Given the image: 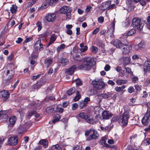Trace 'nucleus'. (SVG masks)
<instances>
[{
    "label": "nucleus",
    "instance_id": "6e6552de",
    "mask_svg": "<svg viewBox=\"0 0 150 150\" xmlns=\"http://www.w3.org/2000/svg\"><path fill=\"white\" fill-rule=\"evenodd\" d=\"M90 101V98L86 97L83 100L79 102V107L81 109L84 108L87 106L88 102Z\"/></svg>",
    "mask_w": 150,
    "mask_h": 150
},
{
    "label": "nucleus",
    "instance_id": "b1692460",
    "mask_svg": "<svg viewBox=\"0 0 150 150\" xmlns=\"http://www.w3.org/2000/svg\"><path fill=\"white\" fill-rule=\"evenodd\" d=\"M57 37L54 34H52L50 37V41L48 42L47 46H49L52 44L56 40Z\"/></svg>",
    "mask_w": 150,
    "mask_h": 150
},
{
    "label": "nucleus",
    "instance_id": "c756f323",
    "mask_svg": "<svg viewBox=\"0 0 150 150\" xmlns=\"http://www.w3.org/2000/svg\"><path fill=\"white\" fill-rule=\"evenodd\" d=\"M14 74V70H7L6 75L8 76V78L11 79Z\"/></svg>",
    "mask_w": 150,
    "mask_h": 150
},
{
    "label": "nucleus",
    "instance_id": "bf43d9fd",
    "mask_svg": "<svg viewBox=\"0 0 150 150\" xmlns=\"http://www.w3.org/2000/svg\"><path fill=\"white\" fill-rule=\"evenodd\" d=\"M41 75H42V74H38L36 76H33L32 78V80L33 81H35L37 79L39 78Z\"/></svg>",
    "mask_w": 150,
    "mask_h": 150
},
{
    "label": "nucleus",
    "instance_id": "9d476101",
    "mask_svg": "<svg viewBox=\"0 0 150 150\" xmlns=\"http://www.w3.org/2000/svg\"><path fill=\"white\" fill-rule=\"evenodd\" d=\"M132 49V47L131 45H128L125 43L122 49V54L123 55L129 54Z\"/></svg>",
    "mask_w": 150,
    "mask_h": 150
},
{
    "label": "nucleus",
    "instance_id": "2eb2a0df",
    "mask_svg": "<svg viewBox=\"0 0 150 150\" xmlns=\"http://www.w3.org/2000/svg\"><path fill=\"white\" fill-rule=\"evenodd\" d=\"M103 118L104 119H108L111 118L113 114L108 110H105L102 113Z\"/></svg>",
    "mask_w": 150,
    "mask_h": 150
},
{
    "label": "nucleus",
    "instance_id": "4d7b16f0",
    "mask_svg": "<svg viewBox=\"0 0 150 150\" xmlns=\"http://www.w3.org/2000/svg\"><path fill=\"white\" fill-rule=\"evenodd\" d=\"M104 21V18L103 16H101L98 17V22L99 23H103Z\"/></svg>",
    "mask_w": 150,
    "mask_h": 150
},
{
    "label": "nucleus",
    "instance_id": "c9c22d12",
    "mask_svg": "<svg viewBox=\"0 0 150 150\" xmlns=\"http://www.w3.org/2000/svg\"><path fill=\"white\" fill-rule=\"evenodd\" d=\"M145 44L144 42L141 41L138 45H135V47L136 49L139 48H143L145 46Z\"/></svg>",
    "mask_w": 150,
    "mask_h": 150
},
{
    "label": "nucleus",
    "instance_id": "de8ad7c7",
    "mask_svg": "<svg viewBox=\"0 0 150 150\" xmlns=\"http://www.w3.org/2000/svg\"><path fill=\"white\" fill-rule=\"evenodd\" d=\"M132 82L133 83H136L138 81V78L137 76H134L131 78Z\"/></svg>",
    "mask_w": 150,
    "mask_h": 150
},
{
    "label": "nucleus",
    "instance_id": "3c124183",
    "mask_svg": "<svg viewBox=\"0 0 150 150\" xmlns=\"http://www.w3.org/2000/svg\"><path fill=\"white\" fill-rule=\"evenodd\" d=\"M120 116H115L113 117L112 119V122H116L118 121L119 122Z\"/></svg>",
    "mask_w": 150,
    "mask_h": 150
},
{
    "label": "nucleus",
    "instance_id": "f704fd0d",
    "mask_svg": "<svg viewBox=\"0 0 150 150\" xmlns=\"http://www.w3.org/2000/svg\"><path fill=\"white\" fill-rule=\"evenodd\" d=\"M18 7L16 5H12L10 8V11L12 13H15L17 11Z\"/></svg>",
    "mask_w": 150,
    "mask_h": 150
},
{
    "label": "nucleus",
    "instance_id": "49530a36",
    "mask_svg": "<svg viewBox=\"0 0 150 150\" xmlns=\"http://www.w3.org/2000/svg\"><path fill=\"white\" fill-rule=\"evenodd\" d=\"M93 129H90L88 130H86L85 132V135L86 137H88V136H89V134L92 132Z\"/></svg>",
    "mask_w": 150,
    "mask_h": 150
},
{
    "label": "nucleus",
    "instance_id": "f03ea898",
    "mask_svg": "<svg viewBox=\"0 0 150 150\" xmlns=\"http://www.w3.org/2000/svg\"><path fill=\"white\" fill-rule=\"evenodd\" d=\"M130 117L129 112L127 110H125L122 115L120 116L119 123L122 127H126L128 122V120Z\"/></svg>",
    "mask_w": 150,
    "mask_h": 150
},
{
    "label": "nucleus",
    "instance_id": "1a4fd4ad",
    "mask_svg": "<svg viewBox=\"0 0 150 150\" xmlns=\"http://www.w3.org/2000/svg\"><path fill=\"white\" fill-rule=\"evenodd\" d=\"M122 40H115L113 42V45L116 46L117 48H121L123 47L124 45H125L126 42H127V40L125 39V41L122 42Z\"/></svg>",
    "mask_w": 150,
    "mask_h": 150
},
{
    "label": "nucleus",
    "instance_id": "f3484780",
    "mask_svg": "<svg viewBox=\"0 0 150 150\" xmlns=\"http://www.w3.org/2000/svg\"><path fill=\"white\" fill-rule=\"evenodd\" d=\"M34 47L35 50H40L43 49V45L41 43L40 40H38L36 42Z\"/></svg>",
    "mask_w": 150,
    "mask_h": 150
},
{
    "label": "nucleus",
    "instance_id": "a878e982",
    "mask_svg": "<svg viewBox=\"0 0 150 150\" xmlns=\"http://www.w3.org/2000/svg\"><path fill=\"white\" fill-rule=\"evenodd\" d=\"M16 120V118L15 116H13L9 117L8 120L9 125L13 126L15 123Z\"/></svg>",
    "mask_w": 150,
    "mask_h": 150
},
{
    "label": "nucleus",
    "instance_id": "e433bc0d",
    "mask_svg": "<svg viewBox=\"0 0 150 150\" xmlns=\"http://www.w3.org/2000/svg\"><path fill=\"white\" fill-rule=\"evenodd\" d=\"M134 1L133 0H127L126 3L128 8H131L133 6Z\"/></svg>",
    "mask_w": 150,
    "mask_h": 150
},
{
    "label": "nucleus",
    "instance_id": "69168bd1",
    "mask_svg": "<svg viewBox=\"0 0 150 150\" xmlns=\"http://www.w3.org/2000/svg\"><path fill=\"white\" fill-rule=\"evenodd\" d=\"M38 53H37L36 54H35L34 53V52L32 54H31V56L32 59H34L37 58L38 57Z\"/></svg>",
    "mask_w": 150,
    "mask_h": 150
},
{
    "label": "nucleus",
    "instance_id": "5701e85b",
    "mask_svg": "<svg viewBox=\"0 0 150 150\" xmlns=\"http://www.w3.org/2000/svg\"><path fill=\"white\" fill-rule=\"evenodd\" d=\"M52 59L51 58H47L45 59L44 61V63L46 68L49 67L52 64Z\"/></svg>",
    "mask_w": 150,
    "mask_h": 150
},
{
    "label": "nucleus",
    "instance_id": "0e129e2a",
    "mask_svg": "<svg viewBox=\"0 0 150 150\" xmlns=\"http://www.w3.org/2000/svg\"><path fill=\"white\" fill-rule=\"evenodd\" d=\"M56 110H54V111H56L57 112H58L60 113H62L64 110V109L63 108H59L58 107H57Z\"/></svg>",
    "mask_w": 150,
    "mask_h": 150
},
{
    "label": "nucleus",
    "instance_id": "f257e3e1",
    "mask_svg": "<svg viewBox=\"0 0 150 150\" xmlns=\"http://www.w3.org/2000/svg\"><path fill=\"white\" fill-rule=\"evenodd\" d=\"M93 61L90 58H84L81 64L78 66V68L79 69L89 70L93 66L92 63Z\"/></svg>",
    "mask_w": 150,
    "mask_h": 150
},
{
    "label": "nucleus",
    "instance_id": "774afa93",
    "mask_svg": "<svg viewBox=\"0 0 150 150\" xmlns=\"http://www.w3.org/2000/svg\"><path fill=\"white\" fill-rule=\"evenodd\" d=\"M88 48L87 46L85 45L80 49V50L81 52H84L87 50Z\"/></svg>",
    "mask_w": 150,
    "mask_h": 150
},
{
    "label": "nucleus",
    "instance_id": "39448f33",
    "mask_svg": "<svg viewBox=\"0 0 150 150\" xmlns=\"http://www.w3.org/2000/svg\"><path fill=\"white\" fill-rule=\"evenodd\" d=\"M150 122V109H147L146 112L142 120V122L144 125H147Z\"/></svg>",
    "mask_w": 150,
    "mask_h": 150
},
{
    "label": "nucleus",
    "instance_id": "4c0bfd02",
    "mask_svg": "<svg viewBox=\"0 0 150 150\" xmlns=\"http://www.w3.org/2000/svg\"><path fill=\"white\" fill-rule=\"evenodd\" d=\"M49 34V33L46 32L42 34H40L39 35L40 38L42 40H43L46 39Z\"/></svg>",
    "mask_w": 150,
    "mask_h": 150
},
{
    "label": "nucleus",
    "instance_id": "aec40b11",
    "mask_svg": "<svg viewBox=\"0 0 150 150\" xmlns=\"http://www.w3.org/2000/svg\"><path fill=\"white\" fill-rule=\"evenodd\" d=\"M122 62H123L124 66H126L130 63L131 59L130 56L128 57H122Z\"/></svg>",
    "mask_w": 150,
    "mask_h": 150
},
{
    "label": "nucleus",
    "instance_id": "a18cd8bd",
    "mask_svg": "<svg viewBox=\"0 0 150 150\" xmlns=\"http://www.w3.org/2000/svg\"><path fill=\"white\" fill-rule=\"evenodd\" d=\"M78 116L80 117L85 120L87 115H86V113L82 112L79 113Z\"/></svg>",
    "mask_w": 150,
    "mask_h": 150
},
{
    "label": "nucleus",
    "instance_id": "864d4df0",
    "mask_svg": "<svg viewBox=\"0 0 150 150\" xmlns=\"http://www.w3.org/2000/svg\"><path fill=\"white\" fill-rule=\"evenodd\" d=\"M33 39V38L32 37H29L28 38H25V40L24 41L23 43L24 45L25 43L29 42L31 41H32Z\"/></svg>",
    "mask_w": 150,
    "mask_h": 150
},
{
    "label": "nucleus",
    "instance_id": "c03bdc74",
    "mask_svg": "<svg viewBox=\"0 0 150 150\" xmlns=\"http://www.w3.org/2000/svg\"><path fill=\"white\" fill-rule=\"evenodd\" d=\"M106 140L107 139L105 137H103L100 141V142L102 144H103L104 146L107 147V146H109V145L106 143Z\"/></svg>",
    "mask_w": 150,
    "mask_h": 150
},
{
    "label": "nucleus",
    "instance_id": "37998d69",
    "mask_svg": "<svg viewBox=\"0 0 150 150\" xmlns=\"http://www.w3.org/2000/svg\"><path fill=\"white\" fill-rule=\"evenodd\" d=\"M136 32V30L135 29H132L129 31L127 33V36H130L134 34Z\"/></svg>",
    "mask_w": 150,
    "mask_h": 150
},
{
    "label": "nucleus",
    "instance_id": "dca6fc26",
    "mask_svg": "<svg viewBox=\"0 0 150 150\" xmlns=\"http://www.w3.org/2000/svg\"><path fill=\"white\" fill-rule=\"evenodd\" d=\"M77 68V67L76 65H73L70 68L66 69V73L70 75H72L75 72V70H76Z\"/></svg>",
    "mask_w": 150,
    "mask_h": 150
},
{
    "label": "nucleus",
    "instance_id": "ea45409f",
    "mask_svg": "<svg viewBox=\"0 0 150 150\" xmlns=\"http://www.w3.org/2000/svg\"><path fill=\"white\" fill-rule=\"evenodd\" d=\"M125 88V86L122 85L121 86H117L115 88V91L118 92H120L122 91Z\"/></svg>",
    "mask_w": 150,
    "mask_h": 150
},
{
    "label": "nucleus",
    "instance_id": "4468645a",
    "mask_svg": "<svg viewBox=\"0 0 150 150\" xmlns=\"http://www.w3.org/2000/svg\"><path fill=\"white\" fill-rule=\"evenodd\" d=\"M56 15L54 13H49L45 16L46 20L48 22H53L56 19Z\"/></svg>",
    "mask_w": 150,
    "mask_h": 150
},
{
    "label": "nucleus",
    "instance_id": "2f4dec72",
    "mask_svg": "<svg viewBox=\"0 0 150 150\" xmlns=\"http://www.w3.org/2000/svg\"><path fill=\"white\" fill-rule=\"evenodd\" d=\"M76 90V89L75 87H73L67 91V94L69 96H70L72 94L75 92Z\"/></svg>",
    "mask_w": 150,
    "mask_h": 150
},
{
    "label": "nucleus",
    "instance_id": "09e8293b",
    "mask_svg": "<svg viewBox=\"0 0 150 150\" xmlns=\"http://www.w3.org/2000/svg\"><path fill=\"white\" fill-rule=\"evenodd\" d=\"M69 62L68 60L67 59L64 58H61V62L64 65H66L67 62Z\"/></svg>",
    "mask_w": 150,
    "mask_h": 150
},
{
    "label": "nucleus",
    "instance_id": "79ce46f5",
    "mask_svg": "<svg viewBox=\"0 0 150 150\" xmlns=\"http://www.w3.org/2000/svg\"><path fill=\"white\" fill-rule=\"evenodd\" d=\"M90 50L91 52L94 54L96 53L98 50V48L94 46H92L90 48Z\"/></svg>",
    "mask_w": 150,
    "mask_h": 150
},
{
    "label": "nucleus",
    "instance_id": "a19ab883",
    "mask_svg": "<svg viewBox=\"0 0 150 150\" xmlns=\"http://www.w3.org/2000/svg\"><path fill=\"white\" fill-rule=\"evenodd\" d=\"M62 148L58 144H56L53 146L51 147V150H61Z\"/></svg>",
    "mask_w": 150,
    "mask_h": 150
},
{
    "label": "nucleus",
    "instance_id": "20e7f679",
    "mask_svg": "<svg viewBox=\"0 0 150 150\" xmlns=\"http://www.w3.org/2000/svg\"><path fill=\"white\" fill-rule=\"evenodd\" d=\"M72 10V9L69 6H64L60 8V12L62 14H66V19L69 20L71 19V12Z\"/></svg>",
    "mask_w": 150,
    "mask_h": 150
},
{
    "label": "nucleus",
    "instance_id": "0eeeda50",
    "mask_svg": "<svg viewBox=\"0 0 150 150\" xmlns=\"http://www.w3.org/2000/svg\"><path fill=\"white\" fill-rule=\"evenodd\" d=\"M99 136V134L94 129H93L92 132L88 137H86V141H90L93 139H96Z\"/></svg>",
    "mask_w": 150,
    "mask_h": 150
},
{
    "label": "nucleus",
    "instance_id": "e2e57ef3",
    "mask_svg": "<svg viewBox=\"0 0 150 150\" xmlns=\"http://www.w3.org/2000/svg\"><path fill=\"white\" fill-rule=\"evenodd\" d=\"M109 127L108 126H107L105 127H103L101 126L100 128L103 131H106L107 130H108L109 129Z\"/></svg>",
    "mask_w": 150,
    "mask_h": 150
},
{
    "label": "nucleus",
    "instance_id": "8fccbe9b",
    "mask_svg": "<svg viewBox=\"0 0 150 150\" xmlns=\"http://www.w3.org/2000/svg\"><path fill=\"white\" fill-rule=\"evenodd\" d=\"M36 25L38 27V31H40L42 28V23L41 22L39 21H38L36 23Z\"/></svg>",
    "mask_w": 150,
    "mask_h": 150
},
{
    "label": "nucleus",
    "instance_id": "680f3d73",
    "mask_svg": "<svg viewBox=\"0 0 150 150\" xmlns=\"http://www.w3.org/2000/svg\"><path fill=\"white\" fill-rule=\"evenodd\" d=\"M79 106V104L78 105L76 103H75L72 104V110H75Z\"/></svg>",
    "mask_w": 150,
    "mask_h": 150
},
{
    "label": "nucleus",
    "instance_id": "13d9d810",
    "mask_svg": "<svg viewBox=\"0 0 150 150\" xmlns=\"http://www.w3.org/2000/svg\"><path fill=\"white\" fill-rule=\"evenodd\" d=\"M134 89L133 87L132 86H130L128 89L127 91L129 93H132L134 91Z\"/></svg>",
    "mask_w": 150,
    "mask_h": 150
},
{
    "label": "nucleus",
    "instance_id": "338daca9",
    "mask_svg": "<svg viewBox=\"0 0 150 150\" xmlns=\"http://www.w3.org/2000/svg\"><path fill=\"white\" fill-rule=\"evenodd\" d=\"M145 84L146 86H150V79L146 80L145 82Z\"/></svg>",
    "mask_w": 150,
    "mask_h": 150
},
{
    "label": "nucleus",
    "instance_id": "5fc2aeb1",
    "mask_svg": "<svg viewBox=\"0 0 150 150\" xmlns=\"http://www.w3.org/2000/svg\"><path fill=\"white\" fill-rule=\"evenodd\" d=\"M12 81L11 79L7 78V79L5 80V84L6 85H8L10 83H12Z\"/></svg>",
    "mask_w": 150,
    "mask_h": 150
},
{
    "label": "nucleus",
    "instance_id": "bb28decb",
    "mask_svg": "<svg viewBox=\"0 0 150 150\" xmlns=\"http://www.w3.org/2000/svg\"><path fill=\"white\" fill-rule=\"evenodd\" d=\"M43 85V81L39 80L38 81L36 84L33 86V88L35 89L40 88Z\"/></svg>",
    "mask_w": 150,
    "mask_h": 150
},
{
    "label": "nucleus",
    "instance_id": "cd10ccee",
    "mask_svg": "<svg viewBox=\"0 0 150 150\" xmlns=\"http://www.w3.org/2000/svg\"><path fill=\"white\" fill-rule=\"evenodd\" d=\"M28 129L25 126H21L19 127L18 129V131L19 133L22 134L24 132H26Z\"/></svg>",
    "mask_w": 150,
    "mask_h": 150
},
{
    "label": "nucleus",
    "instance_id": "4be33fe9",
    "mask_svg": "<svg viewBox=\"0 0 150 150\" xmlns=\"http://www.w3.org/2000/svg\"><path fill=\"white\" fill-rule=\"evenodd\" d=\"M82 89L81 88H79V90L76 91V95L74 98V101H76L79 100L81 98V96L80 94V92H81Z\"/></svg>",
    "mask_w": 150,
    "mask_h": 150
},
{
    "label": "nucleus",
    "instance_id": "603ef678",
    "mask_svg": "<svg viewBox=\"0 0 150 150\" xmlns=\"http://www.w3.org/2000/svg\"><path fill=\"white\" fill-rule=\"evenodd\" d=\"M144 143L146 146H148L150 144V138H146L144 140Z\"/></svg>",
    "mask_w": 150,
    "mask_h": 150
},
{
    "label": "nucleus",
    "instance_id": "6e6d98bb",
    "mask_svg": "<svg viewBox=\"0 0 150 150\" xmlns=\"http://www.w3.org/2000/svg\"><path fill=\"white\" fill-rule=\"evenodd\" d=\"M124 68L126 70V72H127L129 74H133V72L132 71L131 69L128 67H125V66H124Z\"/></svg>",
    "mask_w": 150,
    "mask_h": 150
},
{
    "label": "nucleus",
    "instance_id": "c85d7f7f",
    "mask_svg": "<svg viewBox=\"0 0 150 150\" xmlns=\"http://www.w3.org/2000/svg\"><path fill=\"white\" fill-rule=\"evenodd\" d=\"M93 118V117L92 115L90 116H87L85 120L88 123L90 124H93L95 122V120H94Z\"/></svg>",
    "mask_w": 150,
    "mask_h": 150
},
{
    "label": "nucleus",
    "instance_id": "412c9836",
    "mask_svg": "<svg viewBox=\"0 0 150 150\" xmlns=\"http://www.w3.org/2000/svg\"><path fill=\"white\" fill-rule=\"evenodd\" d=\"M111 4V1L109 0L103 2L100 4L101 7L103 8L104 10L108 9L109 5Z\"/></svg>",
    "mask_w": 150,
    "mask_h": 150
},
{
    "label": "nucleus",
    "instance_id": "423d86ee",
    "mask_svg": "<svg viewBox=\"0 0 150 150\" xmlns=\"http://www.w3.org/2000/svg\"><path fill=\"white\" fill-rule=\"evenodd\" d=\"M92 83L94 88L96 90H100L103 88L105 86V83L103 81H101L100 82L96 81H93L92 82Z\"/></svg>",
    "mask_w": 150,
    "mask_h": 150
},
{
    "label": "nucleus",
    "instance_id": "72a5a7b5",
    "mask_svg": "<svg viewBox=\"0 0 150 150\" xmlns=\"http://www.w3.org/2000/svg\"><path fill=\"white\" fill-rule=\"evenodd\" d=\"M127 82V80L124 79H117L116 81V83L119 85H122L126 83Z\"/></svg>",
    "mask_w": 150,
    "mask_h": 150
},
{
    "label": "nucleus",
    "instance_id": "58836bf2",
    "mask_svg": "<svg viewBox=\"0 0 150 150\" xmlns=\"http://www.w3.org/2000/svg\"><path fill=\"white\" fill-rule=\"evenodd\" d=\"M66 47V45L64 44H61L59 47H58L57 48V51L58 53H59L63 49L65 48Z\"/></svg>",
    "mask_w": 150,
    "mask_h": 150
},
{
    "label": "nucleus",
    "instance_id": "ddd939ff",
    "mask_svg": "<svg viewBox=\"0 0 150 150\" xmlns=\"http://www.w3.org/2000/svg\"><path fill=\"white\" fill-rule=\"evenodd\" d=\"M10 95V93L6 90H4L0 92V96L4 101L8 100Z\"/></svg>",
    "mask_w": 150,
    "mask_h": 150
},
{
    "label": "nucleus",
    "instance_id": "6ab92c4d",
    "mask_svg": "<svg viewBox=\"0 0 150 150\" xmlns=\"http://www.w3.org/2000/svg\"><path fill=\"white\" fill-rule=\"evenodd\" d=\"M115 22L116 21H115V19H114V20L112 22V26H110V29H109L110 32H111L110 37H113L114 36V33L115 31Z\"/></svg>",
    "mask_w": 150,
    "mask_h": 150
},
{
    "label": "nucleus",
    "instance_id": "052dcab7",
    "mask_svg": "<svg viewBox=\"0 0 150 150\" xmlns=\"http://www.w3.org/2000/svg\"><path fill=\"white\" fill-rule=\"evenodd\" d=\"M37 113L36 110H33L30 111L28 113V116H31L34 115L35 114Z\"/></svg>",
    "mask_w": 150,
    "mask_h": 150
},
{
    "label": "nucleus",
    "instance_id": "473e14b6",
    "mask_svg": "<svg viewBox=\"0 0 150 150\" xmlns=\"http://www.w3.org/2000/svg\"><path fill=\"white\" fill-rule=\"evenodd\" d=\"M75 82H76V89L77 90H79V88H80L79 87L82 85V83L79 79L76 80Z\"/></svg>",
    "mask_w": 150,
    "mask_h": 150
},
{
    "label": "nucleus",
    "instance_id": "7c9ffc66",
    "mask_svg": "<svg viewBox=\"0 0 150 150\" xmlns=\"http://www.w3.org/2000/svg\"><path fill=\"white\" fill-rule=\"evenodd\" d=\"M54 119L52 121V122L54 124H55L56 122L59 121L61 118V116L58 114L54 115Z\"/></svg>",
    "mask_w": 150,
    "mask_h": 150
},
{
    "label": "nucleus",
    "instance_id": "9b49d317",
    "mask_svg": "<svg viewBox=\"0 0 150 150\" xmlns=\"http://www.w3.org/2000/svg\"><path fill=\"white\" fill-rule=\"evenodd\" d=\"M18 138L17 136H11L8 139V143L11 145L15 146L18 143Z\"/></svg>",
    "mask_w": 150,
    "mask_h": 150
},
{
    "label": "nucleus",
    "instance_id": "f8f14e48",
    "mask_svg": "<svg viewBox=\"0 0 150 150\" xmlns=\"http://www.w3.org/2000/svg\"><path fill=\"white\" fill-rule=\"evenodd\" d=\"M54 3H55L54 0H45V2L42 5L40 9L43 10L47 8L49 5Z\"/></svg>",
    "mask_w": 150,
    "mask_h": 150
},
{
    "label": "nucleus",
    "instance_id": "7ed1b4c3",
    "mask_svg": "<svg viewBox=\"0 0 150 150\" xmlns=\"http://www.w3.org/2000/svg\"><path fill=\"white\" fill-rule=\"evenodd\" d=\"M144 25V23H142L141 19L139 18L134 17L132 20V25L133 28L138 30H142Z\"/></svg>",
    "mask_w": 150,
    "mask_h": 150
},
{
    "label": "nucleus",
    "instance_id": "a211bd4d",
    "mask_svg": "<svg viewBox=\"0 0 150 150\" xmlns=\"http://www.w3.org/2000/svg\"><path fill=\"white\" fill-rule=\"evenodd\" d=\"M73 57L74 60L78 61L83 60L84 59L83 57H82L81 55V56L79 53L77 52H74Z\"/></svg>",
    "mask_w": 150,
    "mask_h": 150
},
{
    "label": "nucleus",
    "instance_id": "393cba45",
    "mask_svg": "<svg viewBox=\"0 0 150 150\" xmlns=\"http://www.w3.org/2000/svg\"><path fill=\"white\" fill-rule=\"evenodd\" d=\"M39 144H40L42 145L45 148H46L48 146V141L46 139H41L39 142Z\"/></svg>",
    "mask_w": 150,
    "mask_h": 150
}]
</instances>
